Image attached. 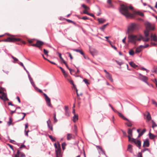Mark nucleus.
<instances>
[{"label":"nucleus","mask_w":157,"mask_h":157,"mask_svg":"<svg viewBox=\"0 0 157 157\" xmlns=\"http://www.w3.org/2000/svg\"><path fill=\"white\" fill-rule=\"evenodd\" d=\"M129 9L132 10L133 7L132 6H128L123 5L121 7L120 12L127 18H133L135 17V14H138L142 17L144 16V13L140 11L135 12L134 14H132L129 12Z\"/></svg>","instance_id":"obj_1"},{"label":"nucleus","mask_w":157,"mask_h":157,"mask_svg":"<svg viewBox=\"0 0 157 157\" xmlns=\"http://www.w3.org/2000/svg\"><path fill=\"white\" fill-rule=\"evenodd\" d=\"M140 38V35H129L128 36V43H131L134 44H136V41H138V39Z\"/></svg>","instance_id":"obj_2"},{"label":"nucleus","mask_w":157,"mask_h":157,"mask_svg":"<svg viewBox=\"0 0 157 157\" xmlns=\"http://www.w3.org/2000/svg\"><path fill=\"white\" fill-rule=\"evenodd\" d=\"M140 28V25L136 23H132L129 26L128 29V32H132L138 30Z\"/></svg>","instance_id":"obj_3"},{"label":"nucleus","mask_w":157,"mask_h":157,"mask_svg":"<svg viewBox=\"0 0 157 157\" xmlns=\"http://www.w3.org/2000/svg\"><path fill=\"white\" fill-rule=\"evenodd\" d=\"M54 146L56 148V157H61L62 154L61 153V148L60 144L58 142H57V144L56 143L54 144Z\"/></svg>","instance_id":"obj_4"},{"label":"nucleus","mask_w":157,"mask_h":157,"mask_svg":"<svg viewBox=\"0 0 157 157\" xmlns=\"http://www.w3.org/2000/svg\"><path fill=\"white\" fill-rule=\"evenodd\" d=\"M10 37H7L6 39L0 40V41L13 42L16 41H20L21 40V39L15 38L13 35H10Z\"/></svg>","instance_id":"obj_5"},{"label":"nucleus","mask_w":157,"mask_h":157,"mask_svg":"<svg viewBox=\"0 0 157 157\" xmlns=\"http://www.w3.org/2000/svg\"><path fill=\"white\" fill-rule=\"evenodd\" d=\"M44 44V43L40 40H37L36 43V44H33L31 45L36 47L40 49L41 50V46Z\"/></svg>","instance_id":"obj_6"},{"label":"nucleus","mask_w":157,"mask_h":157,"mask_svg":"<svg viewBox=\"0 0 157 157\" xmlns=\"http://www.w3.org/2000/svg\"><path fill=\"white\" fill-rule=\"evenodd\" d=\"M145 26L146 29L149 31L150 30H153L155 29L154 25L149 22H146L145 23Z\"/></svg>","instance_id":"obj_7"},{"label":"nucleus","mask_w":157,"mask_h":157,"mask_svg":"<svg viewBox=\"0 0 157 157\" xmlns=\"http://www.w3.org/2000/svg\"><path fill=\"white\" fill-rule=\"evenodd\" d=\"M43 94L45 97V100L46 102L47 105L49 107H52L50 98L48 97L47 94L45 93H44Z\"/></svg>","instance_id":"obj_8"},{"label":"nucleus","mask_w":157,"mask_h":157,"mask_svg":"<svg viewBox=\"0 0 157 157\" xmlns=\"http://www.w3.org/2000/svg\"><path fill=\"white\" fill-rule=\"evenodd\" d=\"M139 76L138 78L141 80L142 81H143L146 84H147L148 85V83L147 82V78L145 76H144L142 75L141 74H139Z\"/></svg>","instance_id":"obj_9"},{"label":"nucleus","mask_w":157,"mask_h":157,"mask_svg":"<svg viewBox=\"0 0 157 157\" xmlns=\"http://www.w3.org/2000/svg\"><path fill=\"white\" fill-rule=\"evenodd\" d=\"M71 74L72 75H76L79 74L80 71L78 69H69Z\"/></svg>","instance_id":"obj_10"},{"label":"nucleus","mask_w":157,"mask_h":157,"mask_svg":"<svg viewBox=\"0 0 157 157\" xmlns=\"http://www.w3.org/2000/svg\"><path fill=\"white\" fill-rule=\"evenodd\" d=\"M1 94H2V96H0V98L1 99L4 101L9 100V99L7 97V95L6 93L3 92Z\"/></svg>","instance_id":"obj_11"},{"label":"nucleus","mask_w":157,"mask_h":157,"mask_svg":"<svg viewBox=\"0 0 157 157\" xmlns=\"http://www.w3.org/2000/svg\"><path fill=\"white\" fill-rule=\"evenodd\" d=\"M142 40L143 41L146 42L149 41L150 40V38L147 37V38H145L141 35H140V38L138 39V41H140Z\"/></svg>","instance_id":"obj_12"},{"label":"nucleus","mask_w":157,"mask_h":157,"mask_svg":"<svg viewBox=\"0 0 157 157\" xmlns=\"http://www.w3.org/2000/svg\"><path fill=\"white\" fill-rule=\"evenodd\" d=\"M129 64L133 68L138 67L140 68L139 69H145L144 67H138V66L136 65L135 63L132 62H130Z\"/></svg>","instance_id":"obj_13"},{"label":"nucleus","mask_w":157,"mask_h":157,"mask_svg":"<svg viewBox=\"0 0 157 157\" xmlns=\"http://www.w3.org/2000/svg\"><path fill=\"white\" fill-rule=\"evenodd\" d=\"M82 6L85 9L83 11V13L85 14V12L88 13V11L90 10V8L84 4H82Z\"/></svg>","instance_id":"obj_14"},{"label":"nucleus","mask_w":157,"mask_h":157,"mask_svg":"<svg viewBox=\"0 0 157 157\" xmlns=\"http://www.w3.org/2000/svg\"><path fill=\"white\" fill-rule=\"evenodd\" d=\"M151 40H153L155 42H157V37L156 35H153L151 33Z\"/></svg>","instance_id":"obj_15"},{"label":"nucleus","mask_w":157,"mask_h":157,"mask_svg":"<svg viewBox=\"0 0 157 157\" xmlns=\"http://www.w3.org/2000/svg\"><path fill=\"white\" fill-rule=\"evenodd\" d=\"M143 48H144L143 47V45H140L139 47H137L136 50L135 52L136 53H140L142 50V49Z\"/></svg>","instance_id":"obj_16"},{"label":"nucleus","mask_w":157,"mask_h":157,"mask_svg":"<svg viewBox=\"0 0 157 157\" xmlns=\"http://www.w3.org/2000/svg\"><path fill=\"white\" fill-rule=\"evenodd\" d=\"M149 146V140L148 139H146L144 141L143 147H148Z\"/></svg>","instance_id":"obj_17"},{"label":"nucleus","mask_w":157,"mask_h":157,"mask_svg":"<svg viewBox=\"0 0 157 157\" xmlns=\"http://www.w3.org/2000/svg\"><path fill=\"white\" fill-rule=\"evenodd\" d=\"M74 138V135L72 134L68 133L67 135V140H70Z\"/></svg>","instance_id":"obj_18"},{"label":"nucleus","mask_w":157,"mask_h":157,"mask_svg":"<svg viewBox=\"0 0 157 157\" xmlns=\"http://www.w3.org/2000/svg\"><path fill=\"white\" fill-rule=\"evenodd\" d=\"M134 143L135 144L137 145V146L139 149L140 148L141 146V142L140 140H137L136 141H135Z\"/></svg>","instance_id":"obj_19"},{"label":"nucleus","mask_w":157,"mask_h":157,"mask_svg":"<svg viewBox=\"0 0 157 157\" xmlns=\"http://www.w3.org/2000/svg\"><path fill=\"white\" fill-rule=\"evenodd\" d=\"M106 77L111 82H113V80L112 78V76L109 73H107V74L106 75Z\"/></svg>","instance_id":"obj_20"},{"label":"nucleus","mask_w":157,"mask_h":157,"mask_svg":"<svg viewBox=\"0 0 157 157\" xmlns=\"http://www.w3.org/2000/svg\"><path fill=\"white\" fill-rule=\"evenodd\" d=\"M62 71V72L65 77V78L66 79L68 77V73L64 69H61Z\"/></svg>","instance_id":"obj_21"},{"label":"nucleus","mask_w":157,"mask_h":157,"mask_svg":"<svg viewBox=\"0 0 157 157\" xmlns=\"http://www.w3.org/2000/svg\"><path fill=\"white\" fill-rule=\"evenodd\" d=\"M127 136L128 138V141L129 142H132V143H134L135 142L136 140V139H135L134 138H131V137H130V136L129 135L128 136Z\"/></svg>","instance_id":"obj_22"},{"label":"nucleus","mask_w":157,"mask_h":157,"mask_svg":"<svg viewBox=\"0 0 157 157\" xmlns=\"http://www.w3.org/2000/svg\"><path fill=\"white\" fill-rule=\"evenodd\" d=\"M126 120L128 121V122L125 123V124L126 125H127V126H128L129 127H131L132 126V122L131 121L129 120L127 118V120Z\"/></svg>","instance_id":"obj_23"},{"label":"nucleus","mask_w":157,"mask_h":157,"mask_svg":"<svg viewBox=\"0 0 157 157\" xmlns=\"http://www.w3.org/2000/svg\"><path fill=\"white\" fill-rule=\"evenodd\" d=\"M96 147H97L98 149H100L101 151L103 153V154L106 156V157H108L105 153V152L103 151L101 147L99 146L96 145Z\"/></svg>","instance_id":"obj_24"},{"label":"nucleus","mask_w":157,"mask_h":157,"mask_svg":"<svg viewBox=\"0 0 157 157\" xmlns=\"http://www.w3.org/2000/svg\"><path fill=\"white\" fill-rule=\"evenodd\" d=\"M117 113H118L119 116L121 118L124 120L127 119V118L124 117L121 113L118 111H117Z\"/></svg>","instance_id":"obj_25"},{"label":"nucleus","mask_w":157,"mask_h":157,"mask_svg":"<svg viewBox=\"0 0 157 157\" xmlns=\"http://www.w3.org/2000/svg\"><path fill=\"white\" fill-rule=\"evenodd\" d=\"M146 113L147 114L146 116L147 119L149 121H150L151 119V115L149 112H147Z\"/></svg>","instance_id":"obj_26"},{"label":"nucleus","mask_w":157,"mask_h":157,"mask_svg":"<svg viewBox=\"0 0 157 157\" xmlns=\"http://www.w3.org/2000/svg\"><path fill=\"white\" fill-rule=\"evenodd\" d=\"M149 137L151 139H154L155 138L156 136L153 134L151 133V132H149Z\"/></svg>","instance_id":"obj_27"},{"label":"nucleus","mask_w":157,"mask_h":157,"mask_svg":"<svg viewBox=\"0 0 157 157\" xmlns=\"http://www.w3.org/2000/svg\"><path fill=\"white\" fill-rule=\"evenodd\" d=\"M128 135L130 136V137H132V129H131L130 128H128Z\"/></svg>","instance_id":"obj_28"},{"label":"nucleus","mask_w":157,"mask_h":157,"mask_svg":"<svg viewBox=\"0 0 157 157\" xmlns=\"http://www.w3.org/2000/svg\"><path fill=\"white\" fill-rule=\"evenodd\" d=\"M66 79H67V80L71 84H72L73 85V86H75V85L73 81L70 78H66Z\"/></svg>","instance_id":"obj_29"},{"label":"nucleus","mask_w":157,"mask_h":157,"mask_svg":"<svg viewBox=\"0 0 157 157\" xmlns=\"http://www.w3.org/2000/svg\"><path fill=\"white\" fill-rule=\"evenodd\" d=\"M98 21L101 24L104 23L105 21V20L102 18H98Z\"/></svg>","instance_id":"obj_30"},{"label":"nucleus","mask_w":157,"mask_h":157,"mask_svg":"<svg viewBox=\"0 0 157 157\" xmlns=\"http://www.w3.org/2000/svg\"><path fill=\"white\" fill-rule=\"evenodd\" d=\"M146 130L145 129H143V130L140 133H139L138 137H139L142 136L145 133V132H146Z\"/></svg>","instance_id":"obj_31"},{"label":"nucleus","mask_w":157,"mask_h":157,"mask_svg":"<svg viewBox=\"0 0 157 157\" xmlns=\"http://www.w3.org/2000/svg\"><path fill=\"white\" fill-rule=\"evenodd\" d=\"M73 50L75 51L76 52H79L82 55H84V52H83V51L82 50L74 49H73Z\"/></svg>","instance_id":"obj_32"},{"label":"nucleus","mask_w":157,"mask_h":157,"mask_svg":"<svg viewBox=\"0 0 157 157\" xmlns=\"http://www.w3.org/2000/svg\"><path fill=\"white\" fill-rule=\"evenodd\" d=\"M25 70L26 71V72H27V73L28 74V76L29 78V80L30 81V82L31 83V82H33L32 78H31V77H30V76L29 75V72L27 70H26V69H25Z\"/></svg>","instance_id":"obj_33"},{"label":"nucleus","mask_w":157,"mask_h":157,"mask_svg":"<svg viewBox=\"0 0 157 157\" xmlns=\"http://www.w3.org/2000/svg\"><path fill=\"white\" fill-rule=\"evenodd\" d=\"M78 119V116L75 114L74 116L73 117V121L75 122Z\"/></svg>","instance_id":"obj_34"},{"label":"nucleus","mask_w":157,"mask_h":157,"mask_svg":"<svg viewBox=\"0 0 157 157\" xmlns=\"http://www.w3.org/2000/svg\"><path fill=\"white\" fill-rule=\"evenodd\" d=\"M149 31L147 29L144 31V33L145 37H147L149 36Z\"/></svg>","instance_id":"obj_35"},{"label":"nucleus","mask_w":157,"mask_h":157,"mask_svg":"<svg viewBox=\"0 0 157 157\" xmlns=\"http://www.w3.org/2000/svg\"><path fill=\"white\" fill-rule=\"evenodd\" d=\"M9 121L7 122V124L9 126H10L11 124H12V119L11 117H10L9 118Z\"/></svg>","instance_id":"obj_36"},{"label":"nucleus","mask_w":157,"mask_h":157,"mask_svg":"<svg viewBox=\"0 0 157 157\" xmlns=\"http://www.w3.org/2000/svg\"><path fill=\"white\" fill-rule=\"evenodd\" d=\"M53 115H54L53 118H54V123H55L57 121V119L56 117V113H54L53 114Z\"/></svg>","instance_id":"obj_37"},{"label":"nucleus","mask_w":157,"mask_h":157,"mask_svg":"<svg viewBox=\"0 0 157 157\" xmlns=\"http://www.w3.org/2000/svg\"><path fill=\"white\" fill-rule=\"evenodd\" d=\"M108 25V24L104 25L101 27L100 29L102 30H103L106 27V26Z\"/></svg>","instance_id":"obj_38"},{"label":"nucleus","mask_w":157,"mask_h":157,"mask_svg":"<svg viewBox=\"0 0 157 157\" xmlns=\"http://www.w3.org/2000/svg\"><path fill=\"white\" fill-rule=\"evenodd\" d=\"M11 57L12 58V59H13L14 61L13 62L14 63H15L17 61H18V59H17V58L13 56L12 55H11Z\"/></svg>","instance_id":"obj_39"},{"label":"nucleus","mask_w":157,"mask_h":157,"mask_svg":"<svg viewBox=\"0 0 157 157\" xmlns=\"http://www.w3.org/2000/svg\"><path fill=\"white\" fill-rule=\"evenodd\" d=\"M66 145V144L65 142H63L62 144V148L63 150H64L65 148V146Z\"/></svg>","instance_id":"obj_40"},{"label":"nucleus","mask_w":157,"mask_h":157,"mask_svg":"<svg viewBox=\"0 0 157 157\" xmlns=\"http://www.w3.org/2000/svg\"><path fill=\"white\" fill-rule=\"evenodd\" d=\"M48 136L52 142L55 141H56L55 138H53L51 135H48Z\"/></svg>","instance_id":"obj_41"},{"label":"nucleus","mask_w":157,"mask_h":157,"mask_svg":"<svg viewBox=\"0 0 157 157\" xmlns=\"http://www.w3.org/2000/svg\"><path fill=\"white\" fill-rule=\"evenodd\" d=\"M129 53L130 55L131 56H133L134 55V51L132 50H131L129 51Z\"/></svg>","instance_id":"obj_42"},{"label":"nucleus","mask_w":157,"mask_h":157,"mask_svg":"<svg viewBox=\"0 0 157 157\" xmlns=\"http://www.w3.org/2000/svg\"><path fill=\"white\" fill-rule=\"evenodd\" d=\"M48 128L51 130L52 131L53 130V128H52V124H49L48 125Z\"/></svg>","instance_id":"obj_43"},{"label":"nucleus","mask_w":157,"mask_h":157,"mask_svg":"<svg viewBox=\"0 0 157 157\" xmlns=\"http://www.w3.org/2000/svg\"><path fill=\"white\" fill-rule=\"evenodd\" d=\"M74 132L75 133H76L77 132V127L76 125H75L74 126Z\"/></svg>","instance_id":"obj_44"},{"label":"nucleus","mask_w":157,"mask_h":157,"mask_svg":"<svg viewBox=\"0 0 157 157\" xmlns=\"http://www.w3.org/2000/svg\"><path fill=\"white\" fill-rule=\"evenodd\" d=\"M43 50H44V54L46 55V56H48V52L47 50H46V49H43Z\"/></svg>","instance_id":"obj_45"},{"label":"nucleus","mask_w":157,"mask_h":157,"mask_svg":"<svg viewBox=\"0 0 157 157\" xmlns=\"http://www.w3.org/2000/svg\"><path fill=\"white\" fill-rule=\"evenodd\" d=\"M85 14L88 15L90 16L93 17H95L94 15L93 14L91 13H87L86 12H85Z\"/></svg>","instance_id":"obj_46"},{"label":"nucleus","mask_w":157,"mask_h":157,"mask_svg":"<svg viewBox=\"0 0 157 157\" xmlns=\"http://www.w3.org/2000/svg\"><path fill=\"white\" fill-rule=\"evenodd\" d=\"M66 20L67 21H68L69 22L72 23L75 25H76V23L75 22L73 21L67 19Z\"/></svg>","instance_id":"obj_47"},{"label":"nucleus","mask_w":157,"mask_h":157,"mask_svg":"<svg viewBox=\"0 0 157 157\" xmlns=\"http://www.w3.org/2000/svg\"><path fill=\"white\" fill-rule=\"evenodd\" d=\"M83 81L85 82V83L87 85V84H90V83L88 82V80L87 79H84L83 80Z\"/></svg>","instance_id":"obj_48"},{"label":"nucleus","mask_w":157,"mask_h":157,"mask_svg":"<svg viewBox=\"0 0 157 157\" xmlns=\"http://www.w3.org/2000/svg\"><path fill=\"white\" fill-rule=\"evenodd\" d=\"M152 103L153 104H155L156 106H157V102L154 100L152 99L151 100Z\"/></svg>","instance_id":"obj_49"},{"label":"nucleus","mask_w":157,"mask_h":157,"mask_svg":"<svg viewBox=\"0 0 157 157\" xmlns=\"http://www.w3.org/2000/svg\"><path fill=\"white\" fill-rule=\"evenodd\" d=\"M27 40H28V42L29 43L31 44V43H33V42L34 39H31V40L28 39Z\"/></svg>","instance_id":"obj_50"},{"label":"nucleus","mask_w":157,"mask_h":157,"mask_svg":"<svg viewBox=\"0 0 157 157\" xmlns=\"http://www.w3.org/2000/svg\"><path fill=\"white\" fill-rule=\"evenodd\" d=\"M21 113L24 114V116L21 119L18 121H20L21 120H23L24 119V117H25V115H26L25 113Z\"/></svg>","instance_id":"obj_51"},{"label":"nucleus","mask_w":157,"mask_h":157,"mask_svg":"<svg viewBox=\"0 0 157 157\" xmlns=\"http://www.w3.org/2000/svg\"><path fill=\"white\" fill-rule=\"evenodd\" d=\"M65 115L67 116H69V112L68 111H65Z\"/></svg>","instance_id":"obj_52"},{"label":"nucleus","mask_w":157,"mask_h":157,"mask_svg":"<svg viewBox=\"0 0 157 157\" xmlns=\"http://www.w3.org/2000/svg\"><path fill=\"white\" fill-rule=\"evenodd\" d=\"M25 135H26L28 136V133L29 132V130H28L26 131V130H25Z\"/></svg>","instance_id":"obj_53"},{"label":"nucleus","mask_w":157,"mask_h":157,"mask_svg":"<svg viewBox=\"0 0 157 157\" xmlns=\"http://www.w3.org/2000/svg\"><path fill=\"white\" fill-rule=\"evenodd\" d=\"M67 54H69V56H70L71 59H73V57L72 56L71 54V53H70L69 52H67Z\"/></svg>","instance_id":"obj_54"},{"label":"nucleus","mask_w":157,"mask_h":157,"mask_svg":"<svg viewBox=\"0 0 157 157\" xmlns=\"http://www.w3.org/2000/svg\"><path fill=\"white\" fill-rule=\"evenodd\" d=\"M156 126H157V125L155 122H153L152 126V128H154Z\"/></svg>","instance_id":"obj_55"},{"label":"nucleus","mask_w":157,"mask_h":157,"mask_svg":"<svg viewBox=\"0 0 157 157\" xmlns=\"http://www.w3.org/2000/svg\"><path fill=\"white\" fill-rule=\"evenodd\" d=\"M122 132L123 133V135L124 136H127V134L126 133V132L124 131H122Z\"/></svg>","instance_id":"obj_56"},{"label":"nucleus","mask_w":157,"mask_h":157,"mask_svg":"<svg viewBox=\"0 0 157 157\" xmlns=\"http://www.w3.org/2000/svg\"><path fill=\"white\" fill-rule=\"evenodd\" d=\"M149 150V149H148V148H145V149L142 150H141V152H144V151H147V150Z\"/></svg>","instance_id":"obj_57"},{"label":"nucleus","mask_w":157,"mask_h":157,"mask_svg":"<svg viewBox=\"0 0 157 157\" xmlns=\"http://www.w3.org/2000/svg\"><path fill=\"white\" fill-rule=\"evenodd\" d=\"M47 125L51 124V122L50 121L49 119L47 121Z\"/></svg>","instance_id":"obj_58"},{"label":"nucleus","mask_w":157,"mask_h":157,"mask_svg":"<svg viewBox=\"0 0 157 157\" xmlns=\"http://www.w3.org/2000/svg\"><path fill=\"white\" fill-rule=\"evenodd\" d=\"M126 37H125L122 40V42L124 44H125L126 43Z\"/></svg>","instance_id":"obj_59"},{"label":"nucleus","mask_w":157,"mask_h":157,"mask_svg":"<svg viewBox=\"0 0 157 157\" xmlns=\"http://www.w3.org/2000/svg\"><path fill=\"white\" fill-rule=\"evenodd\" d=\"M7 145L9 146V147L13 150V146L12 145L10 144H8Z\"/></svg>","instance_id":"obj_60"},{"label":"nucleus","mask_w":157,"mask_h":157,"mask_svg":"<svg viewBox=\"0 0 157 157\" xmlns=\"http://www.w3.org/2000/svg\"><path fill=\"white\" fill-rule=\"evenodd\" d=\"M19 64L22 67L24 68V69H25V67L24 66V65L23 63L21 62H20V63H19Z\"/></svg>","instance_id":"obj_61"},{"label":"nucleus","mask_w":157,"mask_h":157,"mask_svg":"<svg viewBox=\"0 0 157 157\" xmlns=\"http://www.w3.org/2000/svg\"><path fill=\"white\" fill-rule=\"evenodd\" d=\"M8 105H10L13 106H14L15 107V105L13 104L11 102H8Z\"/></svg>","instance_id":"obj_62"},{"label":"nucleus","mask_w":157,"mask_h":157,"mask_svg":"<svg viewBox=\"0 0 157 157\" xmlns=\"http://www.w3.org/2000/svg\"><path fill=\"white\" fill-rule=\"evenodd\" d=\"M132 146L131 144H129L128 145V149H132Z\"/></svg>","instance_id":"obj_63"},{"label":"nucleus","mask_w":157,"mask_h":157,"mask_svg":"<svg viewBox=\"0 0 157 157\" xmlns=\"http://www.w3.org/2000/svg\"><path fill=\"white\" fill-rule=\"evenodd\" d=\"M139 155L138 156V157H143L142 153L140 152H139L138 153Z\"/></svg>","instance_id":"obj_64"}]
</instances>
